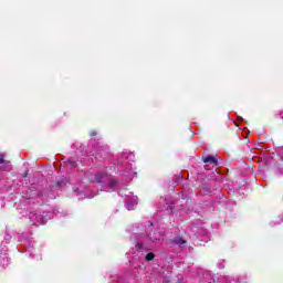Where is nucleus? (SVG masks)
<instances>
[{
  "instance_id": "nucleus-1",
  "label": "nucleus",
  "mask_w": 283,
  "mask_h": 283,
  "mask_svg": "<svg viewBox=\"0 0 283 283\" xmlns=\"http://www.w3.org/2000/svg\"><path fill=\"white\" fill-rule=\"evenodd\" d=\"M138 205V198L137 197H133L130 199H127L126 201V208L128 209V211H133V209Z\"/></svg>"
},
{
  "instance_id": "nucleus-2",
  "label": "nucleus",
  "mask_w": 283,
  "mask_h": 283,
  "mask_svg": "<svg viewBox=\"0 0 283 283\" xmlns=\"http://www.w3.org/2000/svg\"><path fill=\"white\" fill-rule=\"evenodd\" d=\"M163 234H160V232H149L148 233V240H150V242H156V240H161Z\"/></svg>"
},
{
  "instance_id": "nucleus-3",
  "label": "nucleus",
  "mask_w": 283,
  "mask_h": 283,
  "mask_svg": "<svg viewBox=\"0 0 283 283\" xmlns=\"http://www.w3.org/2000/svg\"><path fill=\"white\" fill-rule=\"evenodd\" d=\"M205 163H211L212 165H218V159H216L214 156H208L205 160Z\"/></svg>"
},
{
  "instance_id": "nucleus-4",
  "label": "nucleus",
  "mask_w": 283,
  "mask_h": 283,
  "mask_svg": "<svg viewBox=\"0 0 283 283\" xmlns=\"http://www.w3.org/2000/svg\"><path fill=\"white\" fill-rule=\"evenodd\" d=\"M174 243L178 244V247H182V244H185L186 241H184L182 238H177V239L174 240Z\"/></svg>"
},
{
  "instance_id": "nucleus-5",
  "label": "nucleus",
  "mask_w": 283,
  "mask_h": 283,
  "mask_svg": "<svg viewBox=\"0 0 283 283\" xmlns=\"http://www.w3.org/2000/svg\"><path fill=\"white\" fill-rule=\"evenodd\" d=\"M156 258V255L154 253H148L146 254V262H151V260H154Z\"/></svg>"
},
{
  "instance_id": "nucleus-6",
  "label": "nucleus",
  "mask_w": 283,
  "mask_h": 283,
  "mask_svg": "<svg viewBox=\"0 0 283 283\" xmlns=\"http://www.w3.org/2000/svg\"><path fill=\"white\" fill-rule=\"evenodd\" d=\"M0 165H10L9 161H6V159H3V155H0Z\"/></svg>"
},
{
  "instance_id": "nucleus-7",
  "label": "nucleus",
  "mask_w": 283,
  "mask_h": 283,
  "mask_svg": "<svg viewBox=\"0 0 283 283\" xmlns=\"http://www.w3.org/2000/svg\"><path fill=\"white\" fill-rule=\"evenodd\" d=\"M116 185H117L116 180H111L109 181L111 189H114L116 187Z\"/></svg>"
},
{
  "instance_id": "nucleus-8",
  "label": "nucleus",
  "mask_w": 283,
  "mask_h": 283,
  "mask_svg": "<svg viewBox=\"0 0 283 283\" xmlns=\"http://www.w3.org/2000/svg\"><path fill=\"white\" fill-rule=\"evenodd\" d=\"M138 249H145V245L143 243H137Z\"/></svg>"
},
{
  "instance_id": "nucleus-9",
  "label": "nucleus",
  "mask_w": 283,
  "mask_h": 283,
  "mask_svg": "<svg viewBox=\"0 0 283 283\" xmlns=\"http://www.w3.org/2000/svg\"><path fill=\"white\" fill-rule=\"evenodd\" d=\"M95 182H103V180H101V179H97V180H95Z\"/></svg>"
},
{
  "instance_id": "nucleus-10",
  "label": "nucleus",
  "mask_w": 283,
  "mask_h": 283,
  "mask_svg": "<svg viewBox=\"0 0 283 283\" xmlns=\"http://www.w3.org/2000/svg\"><path fill=\"white\" fill-rule=\"evenodd\" d=\"M149 231H151V226H149Z\"/></svg>"
},
{
  "instance_id": "nucleus-11",
  "label": "nucleus",
  "mask_w": 283,
  "mask_h": 283,
  "mask_svg": "<svg viewBox=\"0 0 283 283\" xmlns=\"http://www.w3.org/2000/svg\"><path fill=\"white\" fill-rule=\"evenodd\" d=\"M106 191H109V189H107Z\"/></svg>"
}]
</instances>
